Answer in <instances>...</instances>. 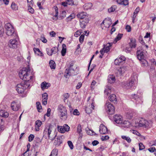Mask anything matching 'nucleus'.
Wrapping results in <instances>:
<instances>
[{
	"instance_id": "obj_1",
	"label": "nucleus",
	"mask_w": 156,
	"mask_h": 156,
	"mask_svg": "<svg viewBox=\"0 0 156 156\" xmlns=\"http://www.w3.org/2000/svg\"><path fill=\"white\" fill-rule=\"evenodd\" d=\"M30 69L29 67L23 68L19 72V75L20 77L24 81L17 84L16 87V90L19 93L22 94L25 92L26 89L30 88L29 81L32 77L30 75Z\"/></svg>"
},
{
	"instance_id": "obj_2",
	"label": "nucleus",
	"mask_w": 156,
	"mask_h": 156,
	"mask_svg": "<svg viewBox=\"0 0 156 156\" xmlns=\"http://www.w3.org/2000/svg\"><path fill=\"white\" fill-rule=\"evenodd\" d=\"M57 110L61 119L65 120H66L67 118V113L65 107L60 104L58 107Z\"/></svg>"
},
{
	"instance_id": "obj_3",
	"label": "nucleus",
	"mask_w": 156,
	"mask_h": 156,
	"mask_svg": "<svg viewBox=\"0 0 156 156\" xmlns=\"http://www.w3.org/2000/svg\"><path fill=\"white\" fill-rule=\"evenodd\" d=\"M137 124L138 125L136 126L139 127H143L148 128L152 126V122L151 121H147L144 119L141 118L140 119Z\"/></svg>"
},
{
	"instance_id": "obj_4",
	"label": "nucleus",
	"mask_w": 156,
	"mask_h": 156,
	"mask_svg": "<svg viewBox=\"0 0 156 156\" xmlns=\"http://www.w3.org/2000/svg\"><path fill=\"white\" fill-rule=\"evenodd\" d=\"M5 28L6 30V34L8 36H11L15 35L16 36V34L15 32V30L13 27L9 23H7L5 26Z\"/></svg>"
},
{
	"instance_id": "obj_5",
	"label": "nucleus",
	"mask_w": 156,
	"mask_h": 156,
	"mask_svg": "<svg viewBox=\"0 0 156 156\" xmlns=\"http://www.w3.org/2000/svg\"><path fill=\"white\" fill-rule=\"evenodd\" d=\"M52 130V128L51 126L49 125L46 126L44 131L43 133L44 136H47L50 139L53 140L54 139L56 136V135L54 136H52V134L51 133Z\"/></svg>"
},
{
	"instance_id": "obj_6",
	"label": "nucleus",
	"mask_w": 156,
	"mask_h": 156,
	"mask_svg": "<svg viewBox=\"0 0 156 156\" xmlns=\"http://www.w3.org/2000/svg\"><path fill=\"white\" fill-rule=\"evenodd\" d=\"M73 66V63H70L69 65L68 66V68L66 69L65 70L64 74L65 77L67 78L68 76L75 75L74 69L72 68Z\"/></svg>"
},
{
	"instance_id": "obj_7",
	"label": "nucleus",
	"mask_w": 156,
	"mask_h": 156,
	"mask_svg": "<svg viewBox=\"0 0 156 156\" xmlns=\"http://www.w3.org/2000/svg\"><path fill=\"white\" fill-rule=\"evenodd\" d=\"M105 108L107 113L109 114H113L115 112V108L112 104L109 102H107L105 105Z\"/></svg>"
},
{
	"instance_id": "obj_8",
	"label": "nucleus",
	"mask_w": 156,
	"mask_h": 156,
	"mask_svg": "<svg viewBox=\"0 0 156 156\" xmlns=\"http://www.w3.org/2000/svg\"><path fill=\"white\" fill-rule=\"evenodd\" d=\"M70 129L69 127L66 124H64L63 126H58V131L61 133H64L65 132H68Z\"/></svg>"
},
{
	"instance_id": "obj_9",
	"label": "nucleus",
	"mask_w": 156,
	"mask_h": 156,
	"mask_svg": "<svg viewBox=\"0 0 156 156\" xmlns=\"http://www.w3.org/2000/svg\"><path fill=\"white\" fill-rule=\"evenodd\" d=\"M18 44V42L16 39H11L8 43L9 46L12 48H16L17 47V45Z\"/></svg>"
},
{
	"instance_id": "obj_10",
	"label": "nucleus",
	"mask_w": 156,
	"mask_h": 156,
	"mask_svg": "<svg viewBox=\"0 0 156 156\" xmlns=\"http://www.w3.org/2000/svg\"><path fill=\"white\" fill-rule=\"evenodd\" d=\"M126 58L123 56H121L120 57L115 59L114 61V63L116 65H120L124 63Z\"/></svg>"
},
{
	"instance_id": "obj_11",
	"label": "nucleus",
	"mask_w": 156,
	"mask_h": 156,
	"mask_svg": "<svg viewBox=\"0 0 156 156\" xmlns=\"http://www.w3.org/2000/svg\"><path fill=\"white\" fill-rule=\"evenodd\" d=\"M127 69L126 66H122L120 67L119 68L116 69V73L118 76L122 75L127 70Z\"/></svg>"
},
{
	"instance_id": "obj_12",
	"label": "nucleus",
	"mask_w": 156,
	"mask_h": 156,
	"mask_svg": "<svg viewBox=\"0 0 156 156\" xmlns=\"http://www.w3.org/2000/svg\"><path fill=\"white\" fill-rule=\"evenodd\" d=\"M20 103L16 102L15 101H13L11 104V108L12 109L15 111H16L20 108Z\"/></svg>"
},
{
	"instance_id": "obj_13",
	"label": "nucleus",
	"mask_w": 156,
	"mask_h": 156,
	"mask_svg": "<svg viewBox=\"0 0 156 156\" xmlns=\"http://www.w3.org/2000/svg\"><path fill=\"white\" fill-rule=\"evenodd\" d=\"M108 131L107 128L103 124H101L99 126V132L101 134H105Z\"/></svg>"
},
{
	"instance_id": "obj_14",
	"label": "nucleus",
	"mask_w": 156,
	"mask_h": 156,
	"mask_svg": "<svg viewBox=\"0 0 156 156\" xmlns=\"http://www.w3.org/2000/svg\"><path fill=\"white\" fill-rule=\"evenodd\" d=\"M141 48L138 47L137 48V51H136L137 57L138 59L140 60L144 59V52L143 51L140 50Z\"/></svg>"
},
{
	"instance_id": "obj_15",
	"label": "nucleus",
	"mask_w": 156,
	"mask_h": 156,
	"mask_svg": "<svg viewBox=\"0 0 156 156\" xmlns=\"http://www.w3.org/2000/svg\"><path fill=\"white\" fill-rule=\"evenodd\" d=\"M135 80L134 79H132L131 80H129V81L126 82L125 84V88L127 89H129L132 88V87H134L133 85L134 84V83ZM133 88L134 89L133 87Z\"/></svg>"
},
{
	"instance_id": "obj_16",
	"label": "nucleus",
	"mask_w": 156,
	"mask_h": 156,
	"mask_svg": "<svg viewBox=\"0 0 156 156\" xmlns=\"http://www.w3.org/2000/svg\"><path fill=\"white\" fill-rule=\"evenodd\" d=\"M114 121L118 124L122 123V118L120 115H115L114 117Z\"/></svg>"
},
{
	"instance_id": "obj_17",
	"label": "nucleus",
	"mask_w": 156,
	"mask_h": 156,
	"mask_svg": "<svg viewBox=\"0 0 156 156\" xmlns=\"http://www.w3.org/2000/svg\"><path fill=\"white\" fill-rule=\"evenodd\" d=\"M87 16V13L83 12H79L76 15L77 17L79 19H82L86 18Z\"/></svg>"
},
{
	"instance_id": "obj_18",
	"label": "nucleus",
	"mask_w": 156,
	"mask_h": 156,
	"mask_svg": "<svg viewBox=\"0 0 156 156\" xmlns=\"http://www.w3.org/2000/svg\"><path fill=\"white\" fill-rule=\"evenodd\" d=\"M113 43L112 42L108 43L106 46L105 45H104V47L103 48H104V53L105 52L107 53L110 50V47L112 46Z\"/></svg>"
},
{
	"instance_id": "obj_19",
	"label": "nucleus",
	"mask_w": 156,
	"mask_h": 156,
	"mask_svg": "<svg viewBox=\"0 0 156 156\" xmlns=\"http://www.w3.org/2000/svg\"><path fill=\"white\" fill-rule=\"evenodd\" d=\"M107 80L108 83L112 84L114 83L115 81V77L113 75H109L108 76Z\"/></svg>"
},
{
	"instance_id": "obj_20",
	"label": "nucleus",
	"mask_w": 156,
	"mask_h": 156,
	"mask_svg": "<svg viewBox=\"0 0 156 156\" xmlns=\"http://www.w3.org/2000/svg\"><path fill=\"white\" fill-rule=\"evenodd\" d=\"M121 126L125 128H129L131 126V123L128 121H125L121 123Z\"/></svg>"
},
{
	"instance_id": "obj_21",
	"label": "nucleus",
	"mask_w": 156,
	"mask_h": 156,
	"mask_svg": "<svg viewBox=\"0 0 156 156\" xmlns=\"http://www.w3.org/2000/svg\"><path fill=\"white\" fill-rule=\"evenodd\" d=\"M50 84L49 83L43 82L41 83V87L42 90H44L45 89H48L50 87Z\"/></svg>"
},
{
	"instance_id": "obj_22",
	"label": "nucleus",
	"mask_w": 156,
	"mask_h": 156,
	"mask_svg": "<svg viewBox=\"0 0 156 156\" xmlns=\"http://www.w3.org/2000/svg\"><path fill=\"white\" fill-rule=\"evenodd\" d=\"M136 41L135 39H131L130 42L129 43L131 48H135L136 46Z\"/></svg>"
},
{
	"instance_id": "obj_23",
	"label": "nucleus",
	"mask_w": 156,
	"mask_h": 156,
	"mask_svg": "<svg viewBox=\"0 0 156 156\" xmlns=\"http://www.w3.org/2000/svg\"><path fill=\"white\" fill-rule=\"evenodd\" d=\"M9 113L5 110H0V116L2 117L6 118L8 116Z\"/></svg>"
},
{
	"instance_id": "obj_24",
	"label": "nucleus",
	"mask_w": 156,
	"mask_h": 156,
	"mask_svg": "<svg viewBox=\"0 0 156 156\" xmlns=\"http://www.w3.org/2000/svg\"><path fill=\"white\" fill-rule=\"evenodd\" d=\"M42 124L40 120H37L35 122V130L36 131L39 130V127Z\"/></svg>"
},
{
	"instance_id": "obj_25",
	"label": "nucleus",
	"mask_w": 156,
	"mask_h": 156,
	"mask_svg": "<svg viewBox=\"0 0 156 156\" xmlns=\"http://www.w3.org/2000/svg\"><path fill=\"white\" fill-rule=\"evenodd\" d=\"M33 50L35 53L37 55H40L41 56H43L42 53L40 51V49L37 48H34Z\"/></svg>"
},
{
	"instance_id": "obj_26",
	"label": "nucleus",
	"mask_w": 156,
	"mask_h": 156,
	"mask_svg": "<svg viewBox=\"0 0 156 156\" xmlns=\"http://www.w3.org/2000/svg\"><path fill=\"white\" fill-rule=\"evenodd\" d=\"M109 100L112 102H114V103H116L117 99L116 98V95L114 94H112L109 97Z\"/></svg>"
},
{
	"instance_id": "obj_27",
	"label": "nucleus",
	"mask_w": 156,
	"mask_h": 156,
	"mask_svg": "<svg viewBox=\"0 0 156 156\" xmlns=\"http://www.w3.org/2000/svg\"><path fill=\"white\" fill-rule=\"evenodd\" d=\"M4 119L0 117V131L4 130Z\"/></svg>"
},
{
	"instance_id": "obj_28",
	"label": "nucleus",
	"mask_w": 156,
	"mask_h": 156,
	"mask_svg": "<svg viewBox=\"0 0 156 156\" xmlns=\"http://www.w3.org/2000/svg\"><path fill=\"white\" fill-rule=\"evenodd\" d=\"M140 61L142 66L147 67L148 66V63L147 61L144 58L140 60Z\"/></svg>"
},
{
	"instance_id": "obj_29",
	"label": "nucleus",
	"mask_w": 156,
	"mask_h": 156,
	"mask_svg": "<svg viewBox=\"0 0 156 156\" xmlns=\"http://www.w3.org/2000/svg\"><path fill=\"white\" fill-rule=\"evenodd\" d=\"M123 34H119L115 38L113 43H115L117 41L119 40L122 37Z\"/></svg>"
},
{
	"instance_id": "obj_30",
	"label": "nucleus",
	"mask_w": 156,
	"mask_h": 156,
	"mask_svg": "<svg viewBox=\"0 0 156 156\" xmlns=\"http://www.w3.org/2000/svg\"><path fill=\"white\" fill-rule=\"evenodd\" d=\"M111 87L108 85H107L106 87V88L104 90V92L105 93H106L108 95L111 93Z\"/></svg>"
},
{
	"instance_id": "obj_31",
	"label": "nucleus",
	"mask_w": 156,
	"mask_h": 156,
	"mask_svg": "<svg viewBox=\"0 0 156 156\" xmlns=\"http://www.w3.org/2000/svg\"><path fill=\"white\" fill-rule=\"evenodd\" d=\"M92 5L91 3H88L85 4L83 5V8L85 10H88L90 9L92 7Z\"/></svg>"
},
{
	"instance_id": "obj_32",
	"label": "nucleus",
	"mask_w": 156,
	"mask_h": 156,
	"mask_svg": "<svg viewBox=\"0 0 156 156\" xmlns=\"http://www.w3.org/2000/svg\"><path fill=\"white\" fill-rule=\"evenodd\" d=\"M62 49L61 51V54L62 56H64L65 55L66 52V46L65 44H63L62 45Z\"/></svg>"
},
{
	"instance_id": "obj_33",
	"label": "nucleus",
	"mask_w": 156,
	"mask_h": 156,
	"mask_svg": "<svg viewBox=\"0 0 156 156\" xmlns=\"http://www.w3.org/2000/svg\"><path fill=\"white\" fill-rule=\"evenodd\" d=\"M49 64L51 69H55V68L56 65L54 61L53 60H50L49 62Z\"/></svg>"
},
{
	"instance_id": "obj_34",
	"label": "nucleus",
	"mask_w": 156,
	"mask_h": 156,
	"mask_svg": "<svg viewBox=\"0 0 156 156\" xmlns=\"http://www.w3.org/2000/svg\"><path fill=\"white\" fill-rule=\"evenodd\" d=\"M140 96L137 95V94H133L131 96V98H133L135 100L137 101H139L140 99Z\"/></svg>"
},
{
	"instance_id": "obj_35",
	"label": "nucleus",
	"mask_w": 156,
	"mask_h": 156,
	"mask_svg": "<svg viewBox=\"0 0 156 156\" xmlns=\"http://www.w3.org/2000/svg\"><path fill=\"white\" fill-rule=\"evenodd\" d=\"M62 142V140H59L57 138L56 140H55L54 144L55 146H59Z\"/></svg>"
},
{
	"instance_id": "obj_36",
	"label": "nucleus",
	"mask_w": 156,
	"mask_h": 156,
	"mask_svg": "<svg viewBox=\"0 0 156 156\" xmlns=\"http://www.w3.org/2000/svg\"><path fill=\"white\" fill-rule=\"evenodd\" d=\"M37 108L38 112H41L42 111V107L41 103L39 102H37L36 103Z\"/></svg>"
},
{
	"instance_id": "obj_37",
	"label": "nucleus",
	"mask_w": 156,
	"mask_h": 156,
	"mask_svg": "<svg viewBox=\"0 0 156 156\" xmlns=\"http://www.w3.org/2000/svg\"><path fill=\"white\" fill-rule=\"evenodd\" d=\"M51 51L52 53V55L55 54L57 53L58 51V48L56 47H53L51 48Z\"/></svg>"
},
{
	"instance_id": "obj_38",
	"label": "nucleus",
	"mask_w": 156,
	"mask_h": 156,
	"mask_svg": "<svg viewBox=\"0 0 156 156\" xmlns=\"http://www.w3.org/2000/svg\"><path fill=\"white\" fill-rule=\"evenodd\" d=\"M75 17V15L74 14H71L70 16H69L68 17H67L66 20L67 22H68L69 21L71 20L72 19L74 18Z\"/></svg>"
},
{
	"instance_id": "obj_39",
	"label": "nucleus",
	"mask_w": 156,
	"mask_h": 156,
	"mask_svg": "<svg viewBox=\"0 0 156 156\" xmlns=\"http://www.w3.org/2000/svg\"><path fill=\"white\" fill-rule=\"evenodd\" d=\"M116 8L117 7L116 5H113L111 8L108 9V11L109 12H113L115 11Z\"/></svg>"
},
{
	"instance_id": "obj_40",
	"label": "nucleus",
	"mask_w": 156,
	"mask_h": 156,
	"mask_svg": "<svg viewBox=\"0 0 156 156\" xmlns=\"http://www.w3.org/2000/svg\"><path fill=\"white\" fill-rule=\"evenodd\" d=\"M121 138L122 139L126 140L129 143H130L131 141V139L129 136H122Z\"/></svg>"
},
{
	"instance_id": "obj_41",
	"label": "nucleus",
	"mask_w": 156,
	"mask_h": 156,
	"mask_svg": "<svg viewBox=\"0 0 156 156\" xmlns=\"http://www.w3.org/2000/svg\"><path fill=\"white\" fill-rule=\"evenodd\" d=\"M11 8L12 9L15 10H16L18 9V7L17 5L14 2H12L11 5Z\"/></svg>"
},
{
	"instance_id": "obj_42",
	"label": "nucleus",
	"mask_w": 156,
	"mask_h": 156,
	"mask_svg": "<svg viewBox=\"0 0 156 156\" xmlns=\"http://www.w3.org/2000/svg\"><path fill=\"white\" fill-rule=\"evenodd\" d=\"M58 151L57 149H54L51 151L50 155L53 156H57Z\"/></svg>"
},
{
	"instance_id": "obj_43",
	"label": "nucleus",
	"mask_w": 156,
	"mask_h": 156,
	"mask_svg": "<svg viewBox=\"0 0 156 156\" xmlns=\"http://www.w3.org/2000/svg\"><path fill=\"white\" fill-rule=\"evenodd\" d=\"M80 25L81 28L83 29L85 28L86 24L84 21H80Z\"/></svg>"
},
{
	"instance_id": "obj_44",
	"label": "nucleus",
	"mask_w": 156,
	"mask_h": 156,
	"mask_svg": "<svg viewBox=\"0 0 156 156\" xmlns=\"http://www.w3.org/2000/svg\"><path fill=\"white\" fill-rule=\"evenodd\" d=\"M116 1L119 4L123 5L125 6L127 5H125V1L124 0H116Z\"/></svg>"
},
{
	"instance_id": "obj_45",
	"label": "nucleus",
	"mask_w": 156,
	"mask_h": 156,
	"mask_svg": "<svg viewBox=\"0 0 156 156\" xmlns=\"http://www.w3.org/2000/svg\"><path fill=\"white\" fill-rule=\"evenodd\" d=\"M67 143L70 149L72 150L73 148L74 147L72 141H68Z\"/></svg>"
},
{
	"instance_id": "obj_46",
	"label": "nucleus",
	"mask_w": 156,
	"mask_h": 156,
	"mask_svg": "<svg viewBox=\"0 0 156 156\" xmlns=\"http://www.w3.org/2000/svg\"><path fill=\"white\" fill-rule=\"evenodd\" d=\"M66 2L68 3V4L69 5H75L74 4V1L72 0H66Z\"/></svg>"
},
{
	"instance_id": "obj_47",
	"label": "nucleus",
	"mask_w": 156,
	"mask_h": 156,
	"mask_svg": "<svg viewBox=\"0 0 156 156\" xmlns=\"http://www.w3.org/2000/svg\"><path fill=\"white\" fill-rule=\"evenodd\" d=\"M34 137V136L33 134H30L28 136V141L29 142H31L33 140Z\"/></svg>"
},
{
	"instance_id": "obj_48",
	"label": "nucleus",
	"mask_w": 156,
	"mask_h": 156,
	"mask_svg": "<svg viewBox=\"0 0 156 156\" xmlns=\"http://www.w3.org/2000/svg\"><path fill=\"white\" fill-rule=\"evenodd\" d=\"M139 150H143L145 148V146L143 145L142 143H140L139 144Z\"/></svg>"
},
{
	"instance_id": "obj_49",
	"label": "nucleus",
	"mask_w": 156,
	"mask_h": 156,
	"mask_svg": "<svg viewBox=\"0 0 156 156\" xmlns=\"http://www.w3.org/2000/svg\"><path fill=\"white\" fill-rule=\"evenodd\" d=\"M96 83V82L94 80H93L90 86V87L91 89L93 90L94 88L95 85Z\"/></svg>"
},
{
	"instance_id": "obj_50",
	"label": "nucleus",
	"mask_w": 156,
	"mask_h": 156,
	"mask_svg": "<svg viewBox=\"0 0 156 156\" xmlns=\"http://www.w3.org/2000/svg\"><path fill=\"white\" fill-rule=\"evenodd\" d=\"M42 97L43 98L42 100H47L48 95L46 93H44L42 94Z\"/></svg>"
},
{
	"instance_id": "obj_51",
	"label": "nucleus",
	"mask_w": 156,
	"mask_h": 156,
	"mask_svg": "<svg viewBox=\"0 0 156 156\" xmlns=\"http://www.w3.org/2000/svg\"><path fill=\"white\" fill-rule=\"evenodd\" d=\"M86 113L88 114H90L92 112V109L88 107H86L85 109Z\"/></svg>"
},
{
	"instance_id": "obj_52",
	"label": "nucleus",
	"mask_w": 156,
	"mask_h": 156,
	"mask_svg": "<svg viewBox=\"0 0 156 156\" xmlns=\"http://www.w3.org/2000/svg\"><path fill=\"white\" fill-rule=\"evenodd\" d=\"M84 35L83 34L81 35L79 37V41L81 43L83 42L84 41Z\"/></svg>"
},
{
	"instance_id": "obj_53",
	"label": "nucleus",
	"mask_w": 156,
	"mask_h": 156,
	"mask_svg": "<svg viewBox=\"0 0 156 156\" xmlns=\"http://www.w3.org/2000/svg\"><path fill=\"white\" fill-rule=\"evenodd\" d=\"M66 15V12L65 11H62L60 16V17L61 18V19H62L64 18Z\"/></svg>"
},
{
	"instance_id": "obj_54",
	"label": "nucleus",
	"mask_w": 156,
	"mask_h": 156,
	"mask_svg": "<svg viewBox=\"0 0 156 156\" xmlns=\"http://www.w3.org/2000/svg\"><path fill=\"white\" fill-rule=\"evenodd\" d=\"M69 95L68 93L65 94L63 95V96L64 98L63 100L64 102L65 101V100H66L69 98Z\"/></svg>"
},
{
	"instance_id": "obj_55",
	"label": "nucleus",
	"mask_w": 156,
	"mask_h": 156,
	"mask_svg": "<svg viewBox=\"0 0 156 156\" xmlns=\"http://www.w3.org/2000/svg\"><path fill=\"white\" fill-rule=\"evenodd\" d=\"M82 131L81 127L80 124H79L77 127V132L80 133Z\"/></svg>"
},
{
	"instance_id": "obj_56",
	"label": "nucleus",
	"mask_w": 156,
	"mask_h": 156,
	"mask_svg": "<svg viewBox=\"0 0 156 156\" xmlns=\"http://www.w3.org/2000/svg\"><path fill=\"white\" fill-rule=\"evenodd\" d=\"M51 109L50 108H48L47 110V112L45 114V115H46L48 117L50 116L51 115Z\"/></svg>"
},
{
	"instance_id": "obj_57",
	"label": "nucleus",
	"mask_w": 156,
	"mask_h": 156,
	"mask_svg": "<svg viewBox=\"0 0 156 156\" xmlns=\"http://www.w3.org/2000/svg\"><path fill=\"white\" fill-rule=\"evenodd\" d=\"M4 33V29L3 27L1 26H0V36L3 35Z\"/></svg>"
},
{
	"instance_id": "obj_58",
	"label": "nucleus",
	"mask_w": 156,
	"mask_h": 156,
	"mask_svg": "<svg viewBox=\"0 0 156 156\" xmlns=\"http://www.w3.org/2000/svg\"><path fill=\"white\" fill-rule=\"evenodd\" d=\"M28 10L29 12L32 14H33L34 12V9L32 8L30 6H28Z\"/></svg>"
},
{
	"instance_id": "obj_59",
	"label": "nucleus",
	"mask_w": 156,
	"mask_h": 156,
	"mask_svg": "<svg viewBox=\"0 0 156 156\" xmlns=\"http://www.w3.org/2000/svg\"><path fill=\"white\" fill-rule=\"evenodd\" d=\"M104 48L101 49L100 51V52L101 54V55H100L99 56V57L102 58L103 57V55H104Z\"/></svg>"
},
{
	"instance_id": "obj_60",
	"label": "nucleus",
	"mask_w": 156,
	"mask_h": 156,
	"mask_svg": "<svg viewBox=\"0 0 156 156\" xmlns=\"http://www.w3.org/2000/svg\"><path fill=\"white\" fill-rule=\"evenodd\" d=\"M140 11V8L139 7H137L136 9L134 10L133 12V14H136L138 13Z\"/></svg>"
},
{
	"instance_id": "obj_61",
	"label": "nucleus",
	"mask_w": 156,
	"mask_h": 156,
	"mask_svg": "<svg viewBox=\"0 0 156 156\" xmlns=\"http://www.w3.org/2000/svg\"><path fill=\"white\" fill-rule=\"evenodd\" d=\"M46 51H47V54L49 56H51L52 55L51 50H50L49 48H46Z\"/></svg>"
},
{
	"instance_id": "obj_62",
	"label": "nucleus",
	"mask_w": 156,
	"mask_h": 156,
	"mask_svg": "<svg viewBox=\"0 0 156 156\" xmlns=\"http://www.w3.org/2000/svg\"><path fill=\"white\" fill-rule=\"evenodd\" d=\"M109 137L108 136H102L101 139L102 141H104L108 139Z\"/></svg>"
},
{
	"instance_id": "obj_63",
	"label": "nucleus",
	"mask_w": 156,
	"mask_h": 156,
	"mask_svg": "<svg viewBox=\"0 0 156 156\" xmlns=\"http://www.w3.org/2000/svg\"><path fill=\"white\" fill-rule=\"evenodd\" d=\"M73 113L74 115H79V112L77 109H75L73 111Z\"/></svg>"
},
{
	"instance_id": "obj_64",
	"label": "nucleus",
	"mask_w": 156,
	"mask_h": 156,
	"mask_svg": "<svg viewBox=\"0 0 156 156\" xmlns=\"http://www.w3.org/2000/svg\"><path fill=\"white\" fill-rule=\"evenodd\" d=\"M42 139L38 137H36L35 138V141L37 143H40L41 142Z\"/></svg>"
}]
</instances>
